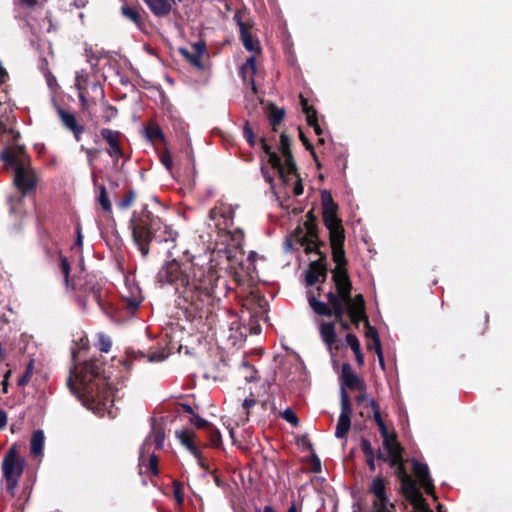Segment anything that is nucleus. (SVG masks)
<instances>
[{
  "label": "nucleus",
  "instance_id": "obj_1",
  "mask_svg": "<svg viewBox=\"0 0 512 512\" xmlns=\"http://www.w3.org/2000/svg\"><path fill=\"white\" fill-rule=\"evenodd\" d=\"M184 259L166 262L157 274L161 284L175 287L178 306L187 318H208L216 303L214 291L219 279L218 272L206 255L190 256L183 251Z\"/></svg>",
  "mask_w": 512,
  "mask_h": 512
},
{
  "label": "nucleus",
  "instance_id": "obj_2",
  "mask_svg": "<svg viewBox=\"0 0 512 512\" xmlns=\"http://www.w3.org/2000/svg\"><path fill=\"white\" fill-rule=\"evenodd\" d=\"M68 386L89 410L97 415L108 413L112 416L113 393L94 362L76 365L71 371Z\"/></svg>",
  "mask_w": 512,
  "mask_h": 512
},
{
  "label": "nucleus",
  "instance_id": "obj_3",
  "mask_svg": "<svg viewBox=\"0 0 512 512\" xmlns=\"http://www.w3.org/2000/svg\"><path fill=\"white\" fill-rule=\"evenodd\" d=\"M130 228L133 240L143 257L149 253L148 243L150 241L161 245L169 256L173 255L171 250L175 248L178 232L165 224L158 216L145 209L140 213H134L130 220Z\"/></svg>",
  "mask_w": 512,
  "mask_h": 512
},
{
  "label": "nucleus",
  "instance_id": "obj_4",
  "mask_svg": "<svg viewBox=\"0 0 512 512\" xmlns=\"http://www.w3.org/2000/svg\"><path fill=\"white\" fill-rule=\"evenodd\" d=\"M336 268L333 270V281L335 283L336 293L329 291L326 298L329 304L334 308V318L340 319L345 313L348 314L350 320L359 325L360 319L365 317V301L362 294L352 297V285L348 275L343 269L346 260L341 263L335 262Z\"/></svg>",
  "mask_w": 512,
  "mask_h": 512
},
{
  "label": "nucleus",
  "instance_id": "obj_5",
  "mask_svg": "<svg viewBox=\"0 0 512 512\" xmlns=\"http://www.w3.org/2000/svg\"><path fill=\"white\" fill-rule=\"evenodd\" d=\"M321 201L323 206V220L329 231V240L332 249L334 262L341 263L344 260V229L341 220L337 216V204L333 201L330 192L324 190L321 193Z\"/></svg>",
  "mask_w": 512,
  "mask_h": 512
},
{
  "label": "nucleus",
  "instance_id": "obj_6",
  "mask_svg": "<svg viewBox=\"0 0 512 512\" xmlns=\"http://www.w3.org/2000/svg\"><path fill=\"white\" fill-rule=\"evenodd\" d=\"M1 157L6 165L13 168L14 183L23 194L35 188L37 179L29 166V158L23 147L7 148Z\"/></svg>",
  "mask_w": 512,
  "mask_h": 512
},
{
  "label": "nucleus",
  "instance_id": "obj_7",
  "mask_svg": "<svg viewBox=\"0 0 512 512\" xmlns=\"http://www.w3.org/2000/svg\"><path fill=\"white\" fill-rule=\"evenodd\" d=\"M262 148L268 156V162L276 170L280 179L288 181L295 177V162L290 150V139L286 134L280 136V151L284 157V162L280 157L270 149L264 139H261Z\"/></svg>",
  "mask_w": 512,
  "mask_h": 512
},
{
  "label": "nucleus",
  "instance_id": "obj_8",
  "mask_svg": "<svg viewBox=\"0 0 512 512\" xmlns=\"http://www.w3.org/2000/svg\"><path fill=\"white\" fill-rule=\"evenodd\" d=\"M165 433L160 426L153 425L151 432L145 438L139 452V465L142 469L147 466V469L153 474H158L157 463L158 459L155 455L156 450H160L164 446Z\"/></svg>",
  "mask_w": 512,
  "mask_h": 512
},
{
  "label": "nucleus",
  "instance_id": "obj_9",
  "mask_svg": "<svg viewBox=\"0 0 512 512\" xmlns=\"http://www.w3.org/2000/svg\"><path fill=\"white\" fill-rule=\"evenodd\" d=\"M23 469L24 460L18 455L14 447L10 448L2 461V473L6 482V490L11 496L15 495V489Z\"/></svg>",
  "mask_w": 512,
  "mask_h": 512
},
{
  "label": "nucleus",
  "instance_id": "obj_10",
  "mask_svg": "<svg viewBox=\"0 0 512 512\" xmlns=\"http://www.w3.org/2000/svg\"><path fill=\"white\" fill-rule=\"evenodd\" d=\"M388 461L391 467L396 468V473L401 480V489L406 499L409 500L416 509H423L424 499L418 488L416 487L415 481L407 474L402 457V448L399 449V461L392 464V456L388 455Z\"/></svg>",
  "mask_w": 512,
  "mask_h": 512
},
{
  "label": "nucleus",
  "instance_id": "obj_11",
  "mask_svg": "<svg viewBox=\"0 0 512 512\" xmlns=\"http://www.w3.org/2000/svg\"><path fill=\"white\" fill-rule=\"evenodd\" d=\"M369 404L373 409V418L376 422L380 434L383 438V445L388 453V455L392 456V464H395L399 461V449L402 447L397 442L394 436H390L388 433V429L381 417L380 410L374 399H369Z\"/></svg>",
  "mask_w": 512,
  "mask_h": 512
},
{
  "label": "nucleus",
  "instance_id": "obj_12",
  "mask_svg": "<svg viewBox=\"0 0 512 512\" xmlns=\"http://www.w3.org/2000/svg\"><path fill=\"white\" fill-rule=\"evenodd\" d=\"M237 206L218 202L209 212V220L213 222L215 228L220 233L233 226L235 209Z\"/></svg>",
  "mask_w": 512,
  "mask_h": 512
},
{
  "label": "nucleus",
  "instance_id": "obj_13",
  "mask_svg": "<svg viewBox=\"0 0 512 512\" xmlns=\"http://www.w3.org/2000/svg\"><path fill=\"white\" fill-rule=\"evenodd\" d=\"M369 491L374 495L373 512H391L393 504L390 503L386 493V482L381 477L372 480Z\"/></svg>",
  "mask_w": 512,
  "mask_h": 512
},
{
  "label": "nucleus",
  "instance_id": "obj_14",
  "mask_svg": "<svg viewBox=\"0 0 512 512\" xmlns=\"http://www.w3.org/2000/svg\"><path fill=\"white\" fill-rule=\"evenodd\" d=\"M340 404L341 412L335 430V436L337 438H343L348 433L351 425L352 408L344 389L340 391Z\"/></svg>",
  "mask_w": 512,
  "mask_h": 512
},
{
  "label": "nucleus",
  "instance_id": "obj_15",
  "mask_svg": "<svg viewBox=\"0 0 512 512\" xmlns=\"http://www.w3.org/2000/svg\"><path fill=\"white\" fill-rule=\"evenodd\" d=\"M341 390L345 387L351 390L366 391V385L364 381L353 371L349 363H344L341 368L340 374Z\"/></svg>",
  "mask_w": 512,
  "mask_h": 512
},
{
  "label": "nucleus",
  "instance_id": "obj_16",
  "mask_svg": "<svg viewBox=\"0 0 512 512\" xmlns=\"http://www.w3.org/2000/svg\"><path fill=\"white\" fill-rule=\"evenodd\" d=\"M100 134L109 146L107 149L108 155L114 160L120 159L123 156V152L120 146L121 132L103 128L100 131Z\"/></svg>",
  "mask_w": 512,
  "mask_h": 512
},
{
  "label": "nucleus",
  "instance_id": "obj_17",
  "mask_svg": "<svg viewBox=\"0 0 512 512\" xmlns=\"http://www.w3.org/2000/svg\"><path fill=\"white\" fill-rule=\"evenodd\" d=\"M56 112L61 120L62 125L70 132L73 133L74 138L77 142L81 140V136L85 130V127L81 125L76 116L73 113L65 111L63 108L57 106Z\"/></svg>",
  "mask_w": 512,
  "mask_h": 512
},
{
  "label": "nucleus",
  "instance_id": "obj_18",
  "mask_svg": "<svg viewBox=\"0 0 512 512\" xmlns=\"http://www.w3.org/2000/svg\"><path fill=\"white\" fill-rule=\"evenodd\" d=\"M179 52L181 55L189 61L190 64L195 66L198 69H203L204 65L202 64L201 58L206 53L205 43L202 41L195 42L191 44L189 48H180Z\"/></svg>",
  "mask_w": 512,
  "mask_h": 512
},
{
  "label": "nucleus",
  "instance_id": "obj_19",
  "mask_svg": "<svg viewBox=\"0 0 512 512\" xmlns=\"http://www.w3.org/2000/svg\"><path fill=\"white\" fill-rule=\"evenodd\" d=\"M413 464V472L417 477L420 485L425 490L427 494H433L434 485L433 480L430 477L429 469L426 464L420 463L417 460L412 461Z\"/></svg>",
  "mask_w": 512,
  "mask_h": 512
},
{
  "label": "nucleus",
  "instance_id": "obj_20",
  "mask_svg": "<svg viewBox=\"0 0 512 512\" xmlns=\"http://www.w3.org/2000/svg\"><path fill=\"white\" fill-rule=\"evenodd\" d=\"M306 232L305 235L299 237V242L304 248L306 253H319V241L316 230L313 225L305 224Z\"/></svg>",
  "mask_w": 512,
  "mask_h": 512
},
{
  "label": "nucleus",
  "instance_id": "obj_21",
  "mask_svg": "<svg viewBox=\"0 0 512 512\" xmlns=\"http://www.w3.org/2000/svg\"><path fill=\"white\" fill-rule=\"evenodd\" d=\"M122 299L126 306L133 312L142 303L143 296L138 286H125L122 292Z\"/></svg>",
  "mask_w": 512,
  "mask_h": 512
},
{
  "label": "nucleus",
  "instance_id": "obj_22",
  "mask_svg": "<svg viewBox=\"0 0 512 512\" xmlns=\"http://www.w3.org/2000/svg\"><path fill=\"white\" fill-rule=\"evenodd\" d=\"M256 72L257 66L255 56H250L247 58L246 62L241 66L239 73L243 81L251 86L253 92H256V84L254 80Z\"/></svg>",
  "mask_w": 512,
  "mask_h": 512
},
{
  "label": "nucleus",
  "instance_id": "obj_23",
  "mask_svg": "<svg viewBox=\"0 0 512 512\" xmlns=\"http://www.w3.org/2000/svg\"><path fill=\"white\" fill-rule=\"evenodd\" d=\"M319 333L322 341L329 350L336 342V330L334 322L319 321L318 323Z\"/></svg>",
  "mask_w": 512,
  "mask_h": 512
},
{
  "label": "nucleus",
  "instance_id": "obj_24",
  "mask_svg": "<svg viewBox=\"0 0 512 512\" xmlns=\"http://www.w3.org/2000/svg\"><path fill=\"white\" fill-rule=\"evenodd\" d=\"M325 277L326 268L324 265L318 261L311 262L306 272V284L313 286L316 282L320 281L321 278L325 279Z\"/></svg>",
  "mask_w": 512,
  "mask_h": 512
},
{
  "label": "nucleus",
  "instance_id": "obj_25",
  "mask_svg": "<svg viewBox=\"0 0 512 512\" xmlns=\"http://www.w3.org/2000/svg\"><path fill=\"white\" fill-rule=\"evenodd\" d=\"M176 438L179 442L196 458L199 457V451L194 444L195 434L186 430H179L175 432Z\"/></svg>",
  "mask_w": 512,
  "mask_h": 512
},
{
  "label": "nucleus",
  "instance_id": "obj_26",
  "mask_svg": "<svg viewBox=\"0 0 512 512\" xmlns=\"http://www.w3.org/2000/svg\"><path fill=\"white\" fill-rule=\"evenodd\" d=\"M220 234H223L226 237V242L228 245L234 248H241L244 242V232L240 228L230 227L226 231H221Z\"/></svg>",
  "mask_w": 512,
  "mask_h": 512
},
{
  "label": "nucleus",
  "instance_id": "obj_27",
  "mask_svg": "<svg viewBox=\"0 0 512 512\" xmlns=\"http://www.w3.org/2000/svg\"><path fill=\"white\" fill-rule=\"evenodd\" d=\"M151 12L157 17L167 16L171 11V4L168 0H143Z\"/></svg>",
  "mask_w": 512,
  "mask_h": 512
},
{
  "label": "nucleus",
  "instance_id": "obj_28",
  "mask_svg": "<svg viewBox=\"0 0 512 512\" xmlns=\"http://www.w3.org/2000/svg\"><path fill=\"white\" fill-rule=\"evenodd\" d=\"M45 436L42 430H36L32 434L30 452L34 457H42L44 452Z\"/></svg>",
  "mask_w": 512,
  "mask_h": 512
},
{
  "label": "nucleus",
  "instance_id": "obj_29",
  "mask_svg": "<svg viewBox=\"0 0 512 512\" xmlns=\"http://www.w3.org/2000/svg\"><path fill=\"white\" fill-rule=\"evenodd\" d=\"M309 305L311 309L318 315L327 317L334 316V308L325 302L317 300L314 296L309 298Z\"/></svg>",
  "mask_w": 512,
  "mask_h": 512
},
{
  "label": "nucleus",
  "instance_id": "obj_30",
  "mask_svg": "<svg viewBox=\"0 0 512 512\" xmlns=\"http://www.w3.org/2000/svg\"><path fill=\"white\" fill-rule=\"evenodd\" d=\"M121 14L128 20H130L132 23L135 24V26L139 29L142 28L143 20L142 17L137 10V8L129 6V5H123L121 7Z\"/></svg>",
  "mask_w": 512,
  "mask_h": 512
},
{
  "label": "nucleus",
  "instance_id": "obj_31",
  "mask_svg": "<svg viewBox=\"0 0 512 512\" xmlns=\"http://www.w3.org/2000/svg\"><path fill=\"white\" fill-rule=\"evenodd\" d=\"M243 46L250 52H259V42L253 38L248 29L240 32Z\"/></svg>",
  "mask_w": 512,
  "mask_h": 512
},
{
  "label": "nucleus",
  "instance_id": "obj_32",
  "mask_svg": "<svg viewBox=\"0 0 512 512\" xmlns=\"http://www.w3.org/2000/svg\"><path fill=\"white\" fill-rule=\"evenodd\" d=\"M281 181L283 182V184L286 186V187H289L291 186L292 188V192L295 196H300L302 195L303 193V185L301 183V180L297 174V169L295 168V177L294 178H291L288 180V181H284L283 179H281Z\"/></svg>",
  "mask_w": 512,
  "mask_h": 512
},
{
  "label": "nucleus",
  "instance_id": "obj_33",
  "mask_svg": "<svg viewBox=\"0 0 512 512\" xmlns=\"http://www.w3.org/2000/svg\"><path fill=\"white\" fill-rule=\"evenodd\" d=\"M361 320L365 321V328H366L365 336H366V338L368 340L375 341V347L381 346V342H380V338H379L378 332H377L375 327H373V326H371L369 324L367 316L365 315V317L362 318Z\"/></svg>",
  "mask_w": 512,
  "mask_h": 512
},
{
  "label": "nucleus",
  "instance_id": "obj_34",
  "mask_svg": "<svg viewBox=\"0 0 512 512\" xmlns=\"http://www.w3.org/2000/svg\"><path fill=\"white\" fill-rule=\"evenodd\" d=\"M98 190H99L98 201H99L102 209L105 212L110 213L112 211V205H111V202H110V200L108 198L105 186L104 185H100L98 187Z\"/></svg>",
  "mask_w": 512,
  "mask_h": 512
},
{
  "label": "nucleus",
  "instance_id": "obj_35",
  "mask_svg": "<svg viewBox=\"0 0 512 512\" xmlns=\"http://www.w3.org/2000/svg\"><path fill=\"white\" fill-rule=\"evenodd\" d=\"M300 104L302 107V111L306 115L307 124H311L313 117L317 115L316 110L308 104L307 99H305L302 95H300Z\"/></svg>",
  "mask_w": 512,
  "mask_h": 512
},
{
  "label": "nucleus",
  "instance_id": "obj_36",
  "mask_svg": "<svg viewBox=\"0 0 512 512\" xmlns=\"http://www.w3.org/2000/svg\"><path fill=\"white\" fill-rule=\"evenodd\" d=\"M285 112L283 109L272 107L269 113V120L272 126L275 128L283 120Z\"/></svg>",
  "mask_w": 512,
  "mask_h": 512
},
{
  "label": "nucleus",
  "instance_id": "obj_37",
  "mask_svg": "<svg viewBox=\"0 0 512 512\" xmlns=\"http://www.w3.org/2000/svg\"><path fill=\"white\" fill-rule=\"evenodd\" d=\"M211 445L219 447L222 444V437L218 429L210 425L208 428Z\"/></svg>",
  "mask_w": 512,
  "mask_h": 512
},
{
  "label": "nucleus",
  "instance_id": "obj_38",
  "mask_svg": "<svg viewBox=\"0 0 512 512\" xmlns=\"http://www.w3.org/2000/svg\"><path fill=\"white\" fill-rule=\"evenodd\" d=\"M111 340L108 336H105L104 334H99L98 335V349L101 351V352H109V350L111 349Z\"/></svg>",
  "mask_w": 512,
  "mask_h": 512
},
{
  "label": "nucleus",
  "instance_id": "obj_39",
  "mask_svg": "<svg viewBox=\"0 0 512 512\" xmlns=\"http://www.w3.org/2000/svg\"><path fill=\"white\" fill-rule=\"evenodd\" d=\"M118 114L117 109L114 106L106 104L102 112V118L107 123L114 119Z\"/></svg>",
  "mask_w": 512,
  "mask_h": 512
},
{
  "label": "nucleus",
  "instance_id": "obj_40",
  "mask_svg": "<svg viewBox=\"0 0 512 512\" xmlns=\"http://www.w3.org/2000/svg\"><path fill=\"white\" fill-rule=\"evenodd\" d=\"M33 369H34V364H33V360H31L26 367L25 373L18 380L19 386H25L30 381L31 376L33 374Z\"/></svg>",
  "mask_w": 512,
  "mask_h": 512
},
{
  "label": "nucleus",
  "instance_id": "obj_41",
  "mask_svg": "<svg viewBox=\"0 0 512 512\" xmlns=\"http://www.w3.org/2000/svg\"><path fill=\"white\" fill-rule=\"evenodd\" d=\"M146 135L150 140L162 139L163 133L156 125H151L146 129Z\"/></svg>",
  "mask_w": 512,
  "mask_h": 512
},
{
  "label": "nucleus",
  "instance_id": "obj_42",
  "mask_svg": "<svg viewBox=\"0 0 512 512\" xmlns=\"http://www.w3.org/2000/svg\"><path fill=\"white\" fill-rule=\"evenodd\" d=\"M135 199V193L133 191H129L123 199H121L117 205L120 209L129 208Z\"/></svg>",
  "mask_w": 512,
  "mask_h": 512
},
{
  "label": "nucleus",
  "instance_id": "obj_43",
  "mask_svg": "<svg viewBox=\"0 0 512 512\" xmlns=\"http://www.w3.org/2000/svg\"><path fill=\"white\" fill-rule=\"evenodd\" d=\"M283 418L289 422L290 424H292L293 426H297L299 424V419L297 417V415L289 408H287L283 414H282Z\"/></svg>",
  "mask_w": 512,
  "mask_h": 512
},
{
  "label": "nucleus",
  "instance_id": "obj_44",
  "mask_svg": "<svg viewBox=\"0 0 512 512\" xmlns=\"http://www.w3.org/2000/svg\"><path fill=\"white\" fill-rule=\"evenodd\" d=\"M346 343L350 346L351 350L354 352L355 350L360 349V342L358 338L351 333L346 335Z\"/></svg>",
  "mask_w": 512,
  "mask_h": 512
},
{
  "label": "nucleus",
  "instance_id": "obj_45",
  "mask_svg": "<svg viewBox=\"0 0 512 512\" xmlns=\"http://www.w3.org/2000/svg\"><path fill=\"white\" fill-rule=\"evenodd\" d=\"M190 422L197 428H208L211 425L198 414H193V416L190 418Z\"/></svg>",
  "mask_w": 512,
  "mask_h": 512
},
{
  "label": "nucleus",
  "instance_id": "obj_46",
  "mask_svg": "<svg viewBox=\"0 0 512 512\" xmlns=\"http://www.w3.org/2000/svg\"><path fill=\"white\" fill-rule=\"evenodd\" d=\"M243 134L247 142L253 146L255 144V137L252 128L249 126L248 123L244 125L243 128Z\"/></svg>",
  "mask_w": 512,
  "mask_h": 512
},
{
  "label": "nucleus",
  "instance_id": "obj_47",
  "mask_svg": "<svg viewBox=\"0 0 512 512\" xmlns=\"http://www.w3.org/2000/svg\"><path fill=\"white\" fill-rule=\"evenodd\" d=\"M90 295L92 296L93 300L99 305L102 306L101 303V288L99 286H92Z\"/></svg>",
  "mask_w": 512,
  "mask_h": 512
},
{
  "label": "nucleus",
  "instance_id": "obj_48",
  "mask_svg": "<svg viewBox=\"0 0 512 512\" xmlns=\"http://www.w3.org/2000/svg\"><path fill=\"white\" fill-rule=\"evenodd\" d=\"M362 451L367 456H374V450L369 440L363 439L362 440Z\"/></svg>",
  "mask_w": 512,
  "mask_h": 512
},
{
  "label": "nucleus",
  "instance_id": "obj_49",
  "mask_svg": "<svg viewBox=\"0 0 512 512\" xmlns=\"http://www.w3.org/2000/svg\"><path fill=\"white\" fill-rule=\"evenodd\" d=\"M61 270H62V273L64 274L66 285H68L70 265L66 258L61 259Z\"/></svg>",
  "mask_w": 512,
  "mask_h": 512
},
{
  "label": "nucleus",
  "instance_id": "obj_50",
  "mask_svg": "<svg viewBox=\"0 0 512 512\" xmlns=\"http://www.w3.org/2000/svg\"><path fill=\"white\" fill-rule=\"evenodd\" d=\"M161 163L165 166L167 170H171L172 168V157L169 152H164L160 156Z\"/></svg>",
  "mask_w": 512,
  "mask_h": 512
},
{
  "label": "nucleus",
  "instance_id": "obj_51",
  "mask_svg": "<svg viewBox=\"0 0 512 512\" xmlns=\"http://www.w3.org/2000/svg\"><path fill=\"white\" fill-rule=\"evenodd\" d=\"M257 403V400L254 398L253 395H251L250 397H247L244 401H243V408L248 412L249 409L253 406H255V404Z\"/></svg>",
  "mask_w": 512,
  "mask_h": 512
},
{
  "label": "nucleus",
  "instance_id": "obj_52",
  "mask_svg": "<svg viewBox=\"0 0 512 512\" xmlns=\"http://www.w3.org/2000/svg\"><path fill=\"white\" fill-rule=\"evenodd\" d=\"M8 121V117L4 120V119H0V133H6V132H11L13 133V130L10 128L9 124L6 123Z\"/></svg>",
  "mask_w": 512,
  "mask_h": 512
},
{
  "label": "nucleus",
  "instance_id": "obj_53",
  "mask_svg": "<svg viewBox=\"0 0 512 512\" xmlns=\"http://www.w3.org/2000/svg\"><path fill=\"white\" fill-rule=\"evenodd\" d=\"M91 88L100 99H104V90L99 83H93Z\"/></svg>",
  "mask_w": 512,
  "mask_h": 512
},
{
  "label": "nucleus",
  "instance_id": "obj_54",
  "mask_svg": "<svg viewBox=\"0 0 512 512\" xmlns=\"http://www.w3.org/2000/svg\"><path fill=\"white\" fill-rule=\"evenodd\" d=\"M375 352H376L377 357H378L379 365L381 366L382 369H384L385 368V362H384V356H383V352H382V347L381 346L375 347Z\"/></svg>",
  "mask_w": 512,
  "mask_h": 512
},
{
  "label": "nucleus",
  "instance_id": "obj_55",
  "mask_svg": "<svg viewBox=\"0 0 512 512\" xmlns=\"http://www.w3.org/2000/svg\"><path fill=\"white\" fill-rule=\"evenodd\" d=\"M234 20L237 22L240 32L247 29L246 24L243 22L241 14L239 12L235 13Z\"/></svg>",
  "mask_w": 512,
  "mask_h": 512
},
{
  "label": "nucleus",
  "instance_id": "obj_56",
  "mask_svg": "<svg viewBox=\"0 0 512 512\" xmlns=\"http://www.w3.org/2000/svg\"><path fill=\"white\" fill-rule=\"evenodd\" d=\"M313 120L311 124H308L310 127H312L317 135L322 134V129L320 128L317 120V115L313 117Z\"/></svg>",
  "mask_w": 512,
  "mask_h": 512
},
{
  "label": "nucleus",
  "instance_id": "obj_57",
  "mask_svg": "<svg viewBox=\"0 0 512 512\" xmlns=\"http://www.w3.org/2000/svg\"><path fill=\"white\" fill-rule=\"evenodd\" d=\"M19 3L26 8H34L38 0H19Z\"/></svg>",
  "mask_w": 512,
  "mask_h": 512
},
{
  "label": "nucleus",
  "instance_id": "obj_58",
  "mask_svg": "<svg viewBox=\"0 0 512 512\" xmlns=\"http://www.w3.org/2000/svg\"><path fill=\"white\" fill-rule=\"evenodd\" d=\"M7 424V414L0 409V430H2Z\"/></svg>",
  "mask_w": 512,
  "mask_h": 512
},
{
  "label": "nucleus",
  "instance_id": "obj_59",
  "mask_svg": "<svg viewBox=\"0 0 512 512\" xmlns=\"http://www.w3.org/2000/svg\"><path fill=\"white\" fill-rule=\"evenodd\" d=\"M354 354H355V357H356V361H357V363H358L359 365H363V363H364V356H363V354H362V352H361V348H360V349H358V350H355V351H354Z\"/></svg>",
  "mask_w": 512,
  "mask_h": 512
},
{
  "label": "nucleus",
  "instance_id": "obj_60",
  "mask_svg": "<svg viewBox=\"0 0 512 512\" xmlns=\"http://www.w3.org/2000/svg\"><path fill=\"white\" fill-rule=\"evenodd\" d=\"M180 407L184 413L191 415V417L193 416V414H195L193 408L188 404L182 403Z\"/></svg>",
  "mask_w": 512,
  "mask_h": 512
},
{
  "label": "nucleus",
  "instance_id": "obj_61",
  "mask_svg": "<svg viewBox=\"0 0 512 512\" xmlns=\"http://www.w3.org/2000/svg\"><path fill=\"white\" fill-rule=\"evenodd\" d=\"M313 464H314V472H320L321 470V463L320 459L317 456H313Z\"/></svg>",
  "mask_w": 512,
  "mask_h": 512
},
{
  "label": "nucleus",
  "instance_id": "obj_62",
  "mask_svg": "<svg viewBox=\"0 0 512 512\" xmlns=\"http://www.w3.org/2000/svg\"><path fill=\"white\" fill-rule=\"evenodd\" d=\"M360 395L357 396L356 401L358 404H363L367 400L365 391H360Z\"/></svg>",
  "mask_w": 512,
  "mask_h": 512
},
{
  "label": "nucleus",
  "instance_id": "obj_63",
  "mask_svg": "<svg viewBox=\"0 0 512 512\" xmlns=\"http://www.w3.org/2000/svg\"><path fill=\"white\" fill-rule=\"evenodd\" d=\"M87 3H88V0H73V5L76 8H84Z\"/></svg>",
  "mask_w": 512,
  "mask_h": 512
},
{
  "label": "nucleus",
  "instance_id": "obj_64",
  "mask_svg": "<svg viewBox=\"0 0 512 512\" xmlns=\"http://www.w3.org/2000/svg\"><path fill=\"white\" fill-rule=\"evenodd\" d=\"M334 323H339L344 330H348L349 329V324L346 321L343 320V316H341L340 319L335 318V322Z\"/></svg>",
  "mask_w": 512,
  "mask_h": 512
}]
</instances>
